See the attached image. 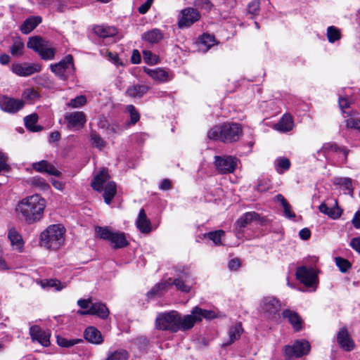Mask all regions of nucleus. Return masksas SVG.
<instances>
[{"label": "nucleus", "instance_id": "nucleus-1", "mask_svg": "<svg viewBox=\"0 0 360 360\" xmlns=\"http://www.w3.org/2000/svg\"><path fill=\"white\" fill-rule=\"evenodd\" d=\"M214 316V311L202 309L198 307H194L191 314L185 315L184 317L177 311L172 310L158 313L155 325L158 330L176 333L179 330H190L203 318L211 319Z\"/></svg>", "mask_w": 360, "mask_h": 360}, {"label": "nucleus", "instance_id": "nucleus-2", "mask_svg": "<svg viewBox=\"0 0 360 360\" xmlns=\"http://www.w3.org/2000/svg\"><path fill=\"white\" fill-rule=\"evenodd\" d=\"M46 205L45 199L35 194L21 200L18 203L15 211L26 223L32 224L42 219Z\"/></svg>", "mask_w": 360, "mask_h": 360}, {"label": "nucleus", "instance_id": "nucleus-3", "mask_svg": "<svg viewBox=\"0 0 360 360\" xmlns=\"http://www.w3.org/2000/svg\"><path fill=\"white\" fill-rule=\"evenodd\" d=\"M242 134V127L239 124L226 122L212 127L207 131V138L224 143H233L238 141Z\"/></svg>", "mask_w": 360, "mask_h": 360}, {"label": "nucleus", "instance_id": "nucleus-4", "mask_svg": "<svg viewBox=\"0 0 360 360\" xmlns=\"http://www.w3.org/2000/svg\"><path fill=\"white\" fill-rule=\"evenodd\" d=\"M66 229L61 224L49 225L39 237V243L44 248L56 251L65 244Z\"/></svg>", "mask_w": 360, "mask_h": 360}, {"label": "nucleus", "instance_id": "nucleus-5", "mask_svg": "<svg viewBox=\"0 0 360 360\" xmlns=\"http://www.w3.org/2000/svg\"><path fill=\"white\" fill-rule=\"evenodd\" d=\"M27 46L37 53L42 60L54 59L56 49L51 46L49 41L40 36H34L29 39Z\"/></svg>", "mask_w": 360, "mask_h": 360}, {"label": "nucleus", "instance_id": "nucleus-6", "mask_svg": "<svg viewBox=\"0 0 360 360\" xmlns=\"http://www.w3.org/2000/svg\"><path fill=\"white\" fill-rule=\"evenodd\" d=\"M27 46L37 53L42 60L54 59L56 49L51 46L49 41L40 36H34L29 39Z\"/></svg>", "mask_w": 360, "mask_h": 360}, {"label": "nucleus", "instance_id": "nucleus-7", "mask_svg": "<svg viewBox=\"0 0 360 360\" xmlns=\"http://www.w3.org/2000/svg\"><path fill=\"white\" fill-rule=\"evenodd\" d=\"M95 232L100 238L110 242L115 249L123 248L129 245L124 233L112 231L108 226H96Z\"/></svg>", "mask_w": 360, "mask_h": 360}, {"label": "nucleus", "instance_id": "nucleus-8", "mask_svg": "<svg viewBox=\"0 0 360 360\" xmlns=\"http://www.w3.org/2000/svg\"><path fill=\"white\" fill-rule=\"evenodd\" d=\"M51 70L60 79L65 81L72 75L75 72V68L74 60L72 55H67L60 62L51 64L50 65Z\"/></svg>", "mask_w": 360, "mask_h": 360}, {"label": "nucleus", "instance_id": "nucleus-9", "mask_svg": "<svg viewBox=\"0 0 360 360\" xmlns=\"http://www.w3.org/2000/svg\"><path fill=\"white\" fill-rule=\"evenodd\" d=\"M189 278L188 274H184L179 278L174 279L172 283L169 282H162L156 284L148 292V297H153L158 294H160L162 291L165 290L169 285H174L177 289L181 290L182 292H188L191 290V287L185 283V281H187V279Z\"/></svg>", "mask_w": 360, "mask_h": 360}, {"label": "nucleus", "instance_id": "nucleus-10", "mask_svg": "<svg viewBox=\"0 0 360 360\" xmlns=\"http://www.w3.org/2000/svg\"><path fill=\"white\" fill-rule=\"evenodd\" d=\"M281 309L280 301L274 296L264 297L259 305L260 311L269 319H276Z\"/></svg>", "mask_w": 360, "mask_h": 360}, {"label": "nucleus", "instance_id": "nucleus-11", "mask_svg": "<svg viewBox=\"0 0 360 360\" xmlns=\"http://www.w3.org/2000/svg\"><path fill=\"white\" fill-rule=\"evenodd\" d=\"M310 345L305 340L295 341L292 345H287L284 348V354L287 360L293 357H300L307 354L310 351Z\"/></svg>", "mask_w": 360, "mask_h": 360}, {"label": "nucleus", "instance_id": "nucleus-12", "mask_svg": "<svg viewBox=\"0 0 360 360\" xmlns=\"http://www.w3.org/2000/svg\"><path fill=\"white\" fill-rule=\"evenodd\" d=\"M214 165L220 174L232 173L237 166V159L232 156L216 155Z\"/></svg>", "mask_w": 360, "mask_h": 360}, {"label": "nucleus", "instance_id": "nucleus-13", "mask_svg": "<svg viewBox=\"0 0 360 360\" xmlns=\"http://www.w3.org/2000/svg\"><path fill=\"white\" fill-rule=\"evenodd\" d=\"M200 18V14L197 8H186L181 11V16L178 21L179 28L189 27Z\"/></svg>", "mask_w": 360, "mask_h": 360}, {"label": "nucleus", "instance_id": "nucleus-14", "mask_svg": "<svg viewBox=\"0 0 360 360\" xmlns=\"http://www.w3.org/2000/svg\"><path fill=\"white\" fill-rule=\"evenodd\" d=\"M41 66L38 63H13L11 66V71L20 77H27L34 73L39 72Z\"/></svg>", "mask_w": 360, "mask_h": 360}, {"label": "nucleus", "instance_id": "nucleus-15", "mask_svg": "<svg viewBox=\"0 0 360 360\" xmlns=\"http://www.w3.org/2000/svg\"><path fill=\"white\" fill-rule=\"evenodd\" d=\"M64 119L67 122V127L74 129L82 128L86 122V115L82 111L67 113L64 116Z\"/></svg>", "mask_w": 360, "mask_h": 360}, {"label": "nucleus", "instance_id": "nucleus-16", "mask_svg": "<svg viewBox=\"0 0 360 360\" xmlns=\"http://www.w3.org/2000/svg\"><path fill=\"white\" fill-rule=\"evenodd\" d=\"M296 277L307 287H312L316 283V275L314 269L301 266L296 271Z\"/></svg>", "mask_w": 360, "mask_h": 360}, {"label": "nucleus", "instance_id": "nucleus-17", "mask_svg": "<svg viewBox=\"0 0 360 360\" xmlns=\"http://www.w3.org/2000/svg\"><path fill=\"white\" fill-rule=\"evenodd\" d=\"M22 100L15 99L8 96H3L0 98V108L9 113H15L24 107Z\"/></svg>", "mask_w": 360, "mask_h": 360}, {"label": "nucleus", "instance_id": "nucleus-18", "mask_svg": "<svg viewBox=\"0 0 360 360\" xmlns=\"http://www.w3.org/2000/svg\"><path fill=\"white\" fill-rule=\"evenodd\" d=\"M78 314L81 315H94L100 319H105L108 317L110 311L104 303L96 302L91 303L88 310L78 311Z\"/></svg>", "mask_w": 360, "mask_h": 360}, {"label": "nucleus", "instance_id": "nucleus-19", "mask_svg": "<svg viewBox=\"0 0 360 360\" xmlns=\"http://www.w3.org/2000/svg\"><path fill=\"white\" fill-rule=\"evenodd\" d=\"M30 335L34 341H37L44 347L50 345L49 332L42 330L38 326L34 325L30 327Z\"/></svg>", "mask_w": 360, "mask_h": 360}, {"label": "nucleus", "instance_id": "nucleus-20", "mask_svg": "<svg viewBox=\"0 0 360 360\" xmlns=\"http://www.w3.org/2000/svg\"><path fill=\"white\" fill-rule=\"evenodd\" d=\"M259 215L255 212H249L243 214L235 224V231L236 235L238 236L241 233L248 225H249L253 220H257Z\"/></svg>", "mask_w": 360, "mask_h": 360}, {"label": "nucleus", "instance_id": "nucleus-21", "mask_svg": "<svg viewBox=\"0 0 360 360\" xmlns=\"http://www.w3.org/2000/svg\"><path fill=\"white\" fill-rule=\"evenodd\" d=\"M337 341L340 346L345 351H351L354 348V343L345 327L340 328L338 333Z\"/></svg>", "mask_w": 360, "mask_h": 360}, {"label": "nucleus", "instance_id": "nucleus-22", "mask_svg": "<svg viewBox=\"0 0 360 360\" xmlns=\"http://www.w3.org/2000/svg\"><path fill=\"white\" fill-rule=\"evenodd\" d=\"M32 168L41 173H47L55 176H60L61 173L53 165L46 160H41L32 164Z\"/></svg>", "mask_w": 360, "mask_h": 360}, {"label": "nucleus", "instance_id": "nucleus-23", "mask_svg": "<svg viewBox=\"0 0 360 360\" xmlns=\"http://www.w3.org/2000/svg\"><path fill=\"white\" fill-rule=\"evenodd\" d=\"M150 87L146 84H134L129 86L126 90V95L133 98H141L146 95Z\"/></svg>", "mask_w": 360, "mask_h": 360}, {"label": "nucleus", "instance_id": "nucleus-24", "mask_svg": "<svg viewBox=\"0 0 360 360\" xmlns=\"http://www.w3.org/2000/svg\"><path fill=\"white\" fill-rule=\"evenodd\" d=\"M137 229L143 233H148L151 231V223L147 217L144 209H141L136 221Z\"/></svg>", "mask_w": 360, "mask_h": 360}, {"label": "nucleus", "instance_id": "nucleus-25", "mask_svg": "<svg viewBox=\"0 0 360 360\" xmlns=\"http://www.w3.org/2000/svg\"><path fill=\"white\" fill-rule=\"evenodd\" d=\"M84 336L86 341L94 345H100L103 342L101 333L94 326L87 327L84 330Z\"/></svg>", "mask_w": 360, "mask_h": 360}, {"label": "nucleus", "instance_id": "nucleus-26", "mask_svg": "<svg viewBox=\"0 0 360 360\" xmlns=\"http://www.w3.org/2000/svg\"><path fill=\"white\" fill-rule=\"evenodd\" d=\"M144 72L153 79L158 82H165L170 79L168 72L160 68L155 69L144 68Z\"/></svg>", "mask_w": 360, "mask_h": 360}, {"label": "nucleus", "instance_id": "nucleus-27", "mask_svg": "<svg viewBox=\"0 0 360 360\" xmlns=\"http://www.w3.org/2000/svg\"><path fill=\"white\" fill-rule=\"evenodd\" d=\"M319 210L321 213L328 215L333 219H339L342 213V210L338 207L337 200L333 207H328L326 203L322 202L319 205Z\"/></svg>", "mask_w": 360, "mask_h": 360}, {"label": "nucleus", "instance_id": "nucleus-28", "mask_svg": "<svg viewBox=\"0 0 360 360\" xmlns=\"http://www.w3.org/2000/svg\"><path fill=\"white\" fill-rule=\"evenodd\" d=\"M8 238L11 242V245L13 249L21 252L24 242L22 238V236L19 233V232L15 228H11L8 232Z\"/></svg>", "mask_w": 360, "mask_h": 360}, {"label": "nucleus", "instance_id": "nucleus-29", "mask_svg": "<svg viewBox=\"0 0 360 360\" xmlns=\"http://www.w3.org/2000/svg\"><path fill=\"white\" fill-rule=\"evenodd\" d=\"M94 32L102 38L112 37L117 34V30L114 26L96 25L93 28Z\"/></svg>", "mask_w": 360, "mask_h": 360}, {"label": "nucleus", "instance_id": "nucleus-30", "mask_svg": "<svg viewBox=\"0 0 360 360\" xmlns=\"http://www.w3.org/2000/svg\"><path fill=\"white\" fill-rule=\"evenodd\" d=\"M108 179L109 175L108 171L103 169L94 178L91 186L94 190L101 192L103 189L104 184H105Z\"/></svg>", "mask_w": 360, "mask_h": 360}, {"label": "nucleus", "instance_id": "nucleus-31", "mask_svg": "<svg viewBox=\"0 0 360 360\" xmlns=\"http://www.w3.org/2000/svg\"><path fill=\"white\" fill-rule=\"evenodd\" d=\"M40 16H31L27 18L20 27L22 33L27 34L30 33L41 22Z\"/></svg>", "mask_w": 360, "mask_h": 360}, {"label": "nucleus", "instance_id": "nucleus-32", "mask_svg": "<svg viewBox=\"0 0 360 360\" xmlns=\"http://www.w3.org/2000/svg\"><path fill=\"white\" fill-rule=\"evenodd\" d=\"M283 316L284 318L288 319L295 330L299 331L301 329L302 321L297 312L290 309H286L283 311Z\"/></svg>", "mask_w": 360, "mask_h": 360}, {"label": "nucleus", "instance_id": "nucleus-33", "mask_svg": "<svg viewBox=\"0 0 360 360\" xmlns=\"http://www.w3.org/2000/svg\"><path fill=\"white\" fill-rule=\"evenodd\" d=\"M163 39V34L160 30L154 28L146 32L142 35V39L150 43L157 44Z\"/></svg>", "mask_w": 360, "mask_h": 360}, {"label": "nucleus", "instance_id": "nucleus-34", "mask_svg": "<svg viewBox=\"0 0 360 360\" xmlns=\"http://www.w3.org/2000/svg\"><path fill=\"white\" fill-rule=\"evenodd\" d=\"M243 331L241 323H238L231 326L229 330V340L222 344L223 347L230 345L236 340H238Z\"/></svg>", "mask_w": 360, "mask_h": 360}, {"label": "nucleus", "instance_id": "nucleus-35", "mask_svg": "<svg viewBox=\"0 0 360 360\" xmlns=\"http://www.w3.org/2000/svg\"><path fill=\"white\" fill-rule=\"evenodd\" d=\"M294 126L293 120L291 115H284L278 123L276 124V129L283 132H287L292 129Z\"/></svg>", "mask_w": 360, "mask_h": 360}, {"label": "nucleus", "instance_id": "nucleus-36", "mask_svg": "<svg viewBox=\"0 0 360 360\" xmlns=\"http://www.w3.org/2000/svg\"><path fill=\"white\" fill-rule=\"evenodd\" d=\"M321 151L324 154L327 155L330 153H342L344 159H347L348 150L344 148H340L335 143H327L323 144L322 146Z\"/></svg>", "mask_w": 360, "mask_h": 360}, {"label": "nucleus", "instance_id": "nucleus-37", "mask_svg": "<svg viewBox=\"0 0 360 360\" xmlns=\"http://www.w3.org/2000/svg\"><path fill=\"white\" fill-rule=\"evenodd\" d=\"M103 198L108 205L110 203L117 193V186L114 181H108L104 187Z\"/></svg>", "mask_w": 360, "mask_h": 360}, {"label": "nucleus", "instance_id": "nucleus-38", "mask_svg": "<svg viewBox=\"0 0 360 360\" xmlns=\"http://www.w3.org/2000/svg\"><path fill=\"white\" fill-rule=\"evenodd\" d=\"M333 184L347 191L351 196L353 195L354 188L352 179L349 177H336L333 179Z\"/></svg>", "mask_w": 360, "mask_h": 360}, {"label": "nucleus", "instance_id": "nucleus-39", "mask_svg": "<svg viewBox=\"0 0 360 360\" xmlns=\"http://www.w3.org/2000/svg\"><path fill=\"white\" fill-rule=\"evenodd\" d=\"M25 127L31 131L37 132L42 129L41 126L37 125L38 115L36 113L31 114L24 118Z\"/></svg>", "mask_w": 360, "mask_h": 360}, {"label": "nucleus", "instance_id": "nucleus-40", "mask_svg": "<svg viewBox=\"0 0 360 360\" xmlns=\"http://www.w3.org/2000/svg\"><path fill=\"white\" fill-rule=\"evenodd\" d=\"M129 354L127 350L119 349L116 350H109L105 360H127Z\"/></svg>", "mask_w": 360, "mask_h": 360}, {"label": "nucleus", "instance_id": "nucleus-41", "mask_svg": "<svg viewBox=\"0 0 360 360\" xmlns=\"http://www.w3.org/2000/svg\"><path fill=\"white\" fill-rule=\"evenodd\" d=\"M274 165H275V169L277 171V172L279 174H282L284 172L289 169V168L290 167V161L289 159H288L286 158L281 157V158H278L275 160Z\"/></svg>", "mask_w": 360, "mask_h": 360}, {"label": "nucleus", "instance_id": "nucleus-42", "mask_svg": "<svg viewBox=\"0 0 360 360\" xmlns=\"http://www.w3.org/2000/svg\"><path fill=\"white\" fill-rule=\"evenodd\" d=\"M216 44V40L214 36L204 34L200 38V46L203 51H207L212 46Z\"/></svg>", "mask_w": 360, "mask_h": 360}, {"label": "nucleus", "instance_id": "nucleus-43", "mask_svg": "<svg viewBox=\"0 0 360 360\" xmlns=\"http://www.w3.org/2000/svg\"><path fill=\"white\" fill-rule=\"evenodd\" d=\"M225 232L222 230H217L214 231H210L205 234V238H207L213 242L216 245H221V238L224 236Z\"/></svg>", "mask_w": 360, "mask_h": 360}, {"label": "nucleus", "instance_id": "nucleus-44", "mask_svg": "<svg viewBox=\"0 0 360 360\" xmlns=\"http://www.w3.org/2000/svg\"><path fill=\"white\" fill-rule=\"evenodd\" d=\"M56 340L58 345L62 347H70L83 341L82 339H68L60 335L56 336Z\"/></svg>", "mask_w": 360, "mask_h": 360}, {"label": "nucleus", "instance_id": "nucleus-45", "mask_svg": "<svg viewBox=\"0 0 360 360\" xmlns=\"http://www.w3.org/2000/svg\"><path fill=\"white\" fill-rule=\"evenodd\" d=\"M327 37L330 43L340 40L341 38L340 30L335 26H330L327 29Z\"/></svg>", "mask_w": 360, "mask_h": 360}, {"label": "nucleus", "instance_id": "nucleus-46", "mask_svg": "<svg viewBox=\"0 0 360 360\" xmlns=\"http://www.w3.org/2000/svg\"><path fill=\"white\" fill-rule=\"evenodd\" d=\"M90 139H91V144L94 147H96L100 150L103 148L105 145V142L104 141V140L95 131H92L91 132Z\"/></svg>", "mask_w": 360, "mask_h": 360}, {"label": "nucleus", "instance_id": "nucleus-47", "mask_svg": "<svg viewBox=\"0 0 360 360\" xmlns=\"http://www.w3.org/2000/svg\"><path fill=\"white\" fill-rule=\"evenodd\" d=\"M30 184L41 190H48L50 187L45 179L41 176H36L30 179Z\"/></svg>", "mask_w": 360, "mask_h": 360}, {"label": "nucleus", "instance_id": "nucleus-48", "mask_svg": "<svg viewBox=\"0 0 360 360\" xmlns=\"http://www.w3.org/2000/svg\"><path fill=\"white\" fill-rule=\"evenodd\" d=\"M127 111L130 115V124H135L140 119V115L133 105H128L126 107Z\"/></svg>", "mask_w": 360, "mask_h": 360}, {"label": "nucleus", "instance_id": "nucleus-49", "mask_svg": "<svg viewBox=\"0 0 360 360\" xmlns=\"http://www.w3.org/2000/svg\"><path fill=\"white\" fill-rule=\"evenodd\" d=\"M86 103V98L85 96H78L70 101L68 105L69 107L77 108L84 105Z\"/></svg>", "mask_w": 360, "mask_h": 360}, {"label": "nucleus", "instance_id": "nucleus-50", "mask_svg": "<svg viewBox=\"0 0 360 360\" xmlns=\"http://www.w3.org/2000/svg\"><path fill=\"white\" fill-rule=\"evenodd\" d=\"M23 99L33 102L39 98L38 92L33 89H26L22 94Z\"/></svg>", "mask_w": 360, "mask_h": 360}, {"label": "nucleus", "instance_id": "nucleus-51", "mask_svg": "<svg viewBox=\"0 0 360 360\" xmlns=\"http://www.w3.org/2000/svg\"><path fill=\"white\" fill-rule=\"evenodd\" d=\"M23 47L24 44L21 41H16L11 46L10 52L14 56H21L22 54Z\"/></svg>", "mask_w": 360, "mask_h": 360}, {"label": "nucleus", "instance_id": "nucleus-52", "mask_svg": "<svg viewBox=\"0 0 360 360\" xmlns=\"http://www.w3.org/2000/svg\"><path fill=\"white\" fill-rule=\"evenodd\" d=\"M335 264L342 272H346L351 267L349 262L340 257L335 258Z\"/></svg>", "mask_w": 360, "mask_h": 360}, {"label": "nucleus", "instance_id": "nucleus-53", "mask_svg": "<svg viewBox=\"0 0 360 360\" xmlns=\"http://www.w3.org/2000/svg\"><path fill=\"white\" fill-rule=\"evenodd\" d=\"M197 8L210 11L213 5L210 0H195L193 3Z\"/></svg>", "mask_w": 360, "mask_h": 360}, {"label": "nucleus", "instance_id": "nucleus-54", "mask_svg": "<svg viewBox=\"0 0 360 360\" xmlns=\"http://www.w3.org/2000/svg\"><path fill=\"white\" fill-rule=\"evenodd\" d=\"M143 60L146 63L148 64H156L158 63V56L153 54L150 51H143Z\"/></svg>", "mask_w": 360, "mask_h": 360}, {"label": "nucleus", "instance_id": "nucleus-55", "mask_svg": "<svg viewBox=\"0 0 360 360\" xmlns=\"http://www.w3.org/2000/svg\"><path fill=\"white\" fill-rule=\"evenodd\" d=\"M271 188L270 181L268 179H259L256 189L259 192H265Z\"/></svg>", "mask_w": 360, "mask_h": 360}, {"label": "nucleus", "instance_id": "nucleus-56", "mask_svg": "<svg viewBox=\"0 0 360 360\" xmlns=\"http://www.w3.org/2000/svg\"><path fill=\"white\" fill-rule=\"evenodd\" d=\"M8 156L0 152V172H8L10 170V166L7 163Z\"/></svg>", "mask_w": 360, "mask_h": 360}, {"label": "nucleus", "instance_id": "nucleus-57", "mask_svg": "<svg viewBox=\"0 0 360 360\" xmlns=\"http://www.w3.org/2000/svg\"><path fill=\"white\" fill-rule=\"evenodd\" d=\"M346 126L347 128H351L360 131V119L350 117L346 120Z\"/></svg>", "mask_w": 360, "mask_h": 360}, {"label": "nucleus", "instance_id": "nucleus-58", "mask_svg": "<svg viewBox=\"0 0 360 360\" xmlns=\"http://www.w3.org/2000/svg\"><path fill=\"white\" fill-rule=\"evenodd\" d=\"M259 0H253L248 6V13L252 15H257L259 11Z\"/></svg>", "mask_w": 360, "mask_h": 360}, {"label": "nucleus", "instance_id": "nucleus-59", "mask_svg": "<svg viewBox=\"0 0 360 360\" xmlns=\"http://www.w3.org/2000/svg\"><path fill=\"white\" fill-rule=\"evenodd\" d=\"M283 208L284 214L287 218L292 219L295 217V214L292 210L290 205L287 202L282 205Z\"/></svg>", "mask_w": 360, "mask_h": 360}, {"label": "nucleus", "instance_id": "nucleus-60", "mask_svg": "<svg viewBox=\"0 0 360 360\" xmlns=\"http://www.w3.org/2000/svg\"><path fill=\"white\" fill-rule=\"evenodd\" d=\"M46 285L49 287H54L57 290H60L64 288L61 282L57 279H51L46 281Z\"/></svg>", "mask_w": 360, "mask_h": 360}, {"label": "nucleus", "instance_id": "nucleus-61", "mask_svg": "<svg viewBox=\"0 0 360 360\" xmlns=\"http://www.w3.org/2000/svg\"><path fill=\"white\" fill-rule=\"evenodd\" d=\"M141 56L140 52L138 50L134 49L131 54V62L133 64H139L141 63Z\"/></svg>", "mask_w": 360, "mask_h": 360}, {"label": "nucleus", "instance_id": "nucleus-62", "mask_svg": "<svg viewBox=\"0 0 360 360\" xmlns=\"http://www.w3.org/2000/svg\"><path fill=\"white\" fill-rule=\"evenodd\" d=\"M352 224L355 229H360V210L354 214L352 219Z\"/></svg>", "mask_w": 360, "mask_h": 360}, {"label": "nucleus", "instance_id": "nucleus-63", "mask_svg": "<svg viewBox=\"0 0 360 360\" xmlns=\"http://www.w3.org/2000/svg\"><path fill=\"white\" fill-rule=\"evenodd\" d=\"M172 188V182L168 179H165L162 180L159 188L162 191H167Z\"/></svg>", "mask_w": 360, "mask_h": 360}, {"label": "nucleus", "instance_id": "nucleus-64", "mask_svg": "<svg viewBox=\"0 0 360 360\" xmlns=\"http://www.w3.org/2000/svg\"><path fill=\"white\" fill-rule=\"evenodd\" d=\"M351 247L360 253V237L353 238L350 242Z\"/></svg>", "mask_w": 360, "mask_h": 360}]
</instances>
